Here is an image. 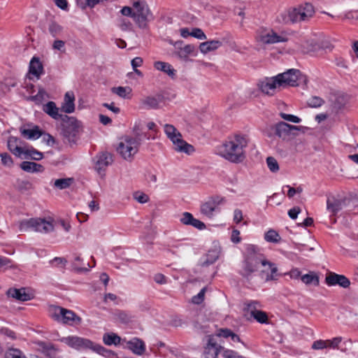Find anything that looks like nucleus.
Returning <instances> with one entry per match:
<instances>
[{
	"mask_svg": "<svg viewBox=\"0 0 358 358\" xmlns=\"http://www.w3.org/2000/svg\"><path fill=\"white\" fill-rule=\"evenodd\" d=\"M191 36H193L196 38L200 39V40H205L206 39V36L203 33V31L199 29V28H194L191 33Z\"/></svg>",
	"mask_w": 358,
	"mask_h": 358,
	"instance_id": "obj_56",
	"label": "nucleus"
},
{
	"mask_svg": "<svg viewBox=\"0 0 358 358\" xmlns=\"http://www.w3.org/2000/svg\"><path fill=\"white\" fill-rule=\"evenodd\" d=\"M134 136H128L129 140H133L136 143L135 145L138 149L140 145L141 144L142 141L143 140V132L138 131L136 127L134 128Z\"/></svg>",
	"mask_w": 358,
	"mask_h": 358,
	"instance_id": "obj_45",
	"label": "nucleus"
},
{
	"mask_svg": "<svg viewBox=\"0 0 358 358\" xmlns=\"http://www.w3.org/2000/svg\"><path fill=\"white\" fill-rule=\"evenodd\" d=\"M37 345L38 350L48 358H59L58 356V350L53 344L44 341H38Z\"/></svg>",
	"mask_w": 358,
	"mask_h": 358,
	"instance_id": "obj_15",
	"label": "nucleus"
},
{
	"mask_svg": "<svg viewBox=\"0 0 358 358\" xmlns=\"http://www.w3.org/2000/svg\"><path fill=\"white\" fill-rule=\"evenodd\" d=\"M222 349V347L217 344L216 338L210 336L208 337L206 346L204 348L203 357L204 358H217Z\"/></svg>",
	"mask_w": 358,
	"mask_h": 358,
	"instance_id": "obj_14",
	"label": "nucleus"
},
{
	"mask_svg": "<svg viewBox=\"0 0 358 358\" xmlns=\"http://www.w3.org/2000/svg\"><path fill=\"white\" fill-rule=\"evenodd\" d=\"M327 348V341L317 340L313 342L312 348L314 350H322Z\"/></svg>",
	"mask_w": 358,
	"mask_h": 358,
	"instance_id": "obj_59",
	"label": "nucleus"
},
{
	"mask_svg": "<svg viewBox=\"0 0 358 358\" xmlns=\"http://www.w3.org/2000/svg\"><path fill=\"white\" fill-rule=\"evenodd\" d=\"M343 19L358 21V10L346 12L343 15Z\"/></svg>",
	"mask_w": 358,
	"mask_h": 358,
	"instance_id": "obj_58",
	"label": "nucleus"
},
{
	"mask_svg": "<svg viewBox=\"0 0 358 358\" xmlns=\"http://www.w3.org/2000/svg\"><path fill=\"white\" fill-rule=\"evenodd\" d=\"M20 168L23 171L28 173H39L43 172L44 170V168L42 165L28 161L22 162L20 164Z\"/></svg>",
	"mask_w": 358,
	"mask_h": 358,
	"instance_id": "obj_28",
	"label": "nucleus"
},
{
	"mask_svg": "<svg viewBox=\"0 0 358 358\" xmlns=\"http://www.w3.org/2000/svg\"><path fill=\"white\" fill-rule=\"evenodd\" d=\"M300 212H301V208L298 206H296V207H294L289 210L288 215L292 220H295V219H296V217H297L298 215L300 213Z\"/></svg>",
	"mask_w": 358,
	"mask_h": 358,
	"instance_id": "obj_62",
	"label": "nucleus"
},
{
	"mask_svg": "<svg viewBox=\"0 0 358 358\" xmlns=\"http://www.w3.org/2000/svg\"><path fill=\"white\" fill-rule=\"evenodd\" d=\"M36 224L37 222L34 218L22 220L20 222H19V230L20 232L22 233L27 232L29 230L34 231V225Z\"/></svg>",
	"mask_w": 358,
	"mask_h": 358,
	"instance_id": "obj_33",
	"label": "nucleus"
},
{
	"mask_svg": "<svg viewBox=\"0 0 358 358\" xmlns=\"http://www.w3.org/2000/svg\"><path fill=\"white\" fill-rule=\"evenodd\" d=\"M325 282L329 286L339 285L343 288H348L350 285V281L346 276L334 272L326 275Z\"/></svg>",
	"mask_w": 358,
	"mask_h": 358,
	"instance_id": "obj_13",
	"label": "nucleus"
},
{
	"mask_svg": "<svg viewBox=\"0 0 358 358\" xmlns=\"http://www.w3.org/2000/svg\"><path fill=\"white\" fill-rule=\"evenodd\" d=\"M300 6L294 8L288 11L287 20L292 23L299 22V12H301Z\"/></svg>",
	"mask_w": 358,
	"mask_h": 358,
	"instance_id": "obj_43",
	"label": "nucleus"
},
{
	"mask_svg": "<svg viewBox=\"0 0 358 358\" xmlns=\"http://www.w3.org/2000/svg\"><path fill=\"white\" fill-rule=\"evenodd\" d=\"M327 48V46L322 45L319 40L314 38L308 39L305 41L301 45L302 51L304 53L315 52L320 49H324Z\"/></svg>",
	"mask_w": 358,
	"mask_h": 358,
	"instance_id": "obj_19",
	"label": "nucleus"
},
{
	"mask_svg": "<svg viewBox=\"0 0 358 358\" xmlns=\"http://www.w3.org/2000/svg\"><path fill=\"white\" fill-rule=\"evenodd\" d=\"M218 259L217 252L215 250L209 251L206 255V259L201 263V266H207L213 264Z\"/></svg>",
	"mask_w": 358,
	"mask_h": 358,
	"instance_id": "obj_44",
	"label": "nucleus"
},
{
	"mask_svg": "<svg viewBox=\"0 0 358 358\" xmlns=\"http://www.w3.org/2000/svg\"><path fill=\"white\" fill-rule=\"evenodd\" d=\"M65 42L62 40H55L52 44V48L55 50L64 51Z\"/></svg>",
	"mask_w": 358,
	"mask_h": 358,
	"instance_id": "obj_63",
	"label": "nucleus"
},
{
	"mask_svg": "<svg viewBox=\"0 0 358 358\" xmlns=\"http://www.w3.org/2000/svg\"><path fill=\"white\" fill-rule=\"evenodd\" d=\"M327 209L334 215H336L341 209V201L333 198L327 201Z\"/></svg>",
	"mask_w": 358,
	"mask_h": 358,
	"instance_id": "obj_38",
	"label": "nucleus"
},
{
	"mask_svg": "<svg viewBox=\"0 0 358 358\" xmlns=\"http://www.w3.org/2000/svg\"><path fill=\"white\" fill-rule=\"evenodd\" d=\"M251 248V251H248L243 263L242 270L240 271L241 275L246 278H249L253 273L257 271L259 264L262 262V254L256 252L253 246Z\"/></svg>",
	"mask_w": 358,
	"mask_h": 358,
	"instance_id": "obj_6",
	"label": "nucleus"
},
{
	"mask_svg": "<svg viewBox=\"0 0 358 358\" xmlns=\"http://www.w3.org/2000/svg\"><path fill=\"white\" fill-rule=\"evenodd\" d=\"M280 115L283 120H287L288 122L299 123L301 121V120L299 117L295 116L294 115L280 113Z\"/></svg>",
	"mask_w": 358,
	"mask_h": 358,
	"instance_id": "obj_54",
	"label": "nucleus"
},
{
	"mask_svg": "<svg viewBox=\"0 0 358 358\" xmlns=\"http://www.w3.org/2000/svg\"><path fill=\"white\" fill-rule=\"evenodd\" d=\"M33 189V185L31 182L27 180H23L19 182L18 189L22 192H27Z\"/></svg>",
	"mask_w": 358,
	"mask_h": 358,
	"instance_id": "obj_53",
	"label": "nucleus"
},
{
	"mask_svg": "<svg viewBox=\"0 0 358 358\" xmlns=\"http://www.w3.org/2000/svg\"><path fill=\"white\" fill-rule=\"evenodd\" d=\"M154 67L158 71L166 73L171 78L176 76V70L169 63L159 61L155 62L154 63Z\"/></svg>",
	"mask_w": 358,
	"mask_h": 358,
	"instance_id": "obj_31",
	"label": "nucleus"
},
{
	"mask_svg": "<svg viewBox=\"0 0 358 358\" xmlns=\"http://www.w3.org/2000/svg\"><path fill=\"white\" fill-rule=\"evenodd\" d=\"M73 182V178H60L55 181V187L59 189H66L71 186Z\"/></svg>",
	"mask_w": 358,
	"mask_h": 358,
	"instance_id": "obj_42",
	"label": "nucleus"
},
{
	"mask_svg": "<svg viewBox=\"0 0 358 358\" xmlns=\"http://www.w3.org/2000/svg\"><path fill=\"white\" fill-rule=\"evenodd\" d=\"M21 141L15 136H10L7 141L8 149L16 157H21L24 148L20 144Z\"/></svg>",
	"mask_w": 358,
	"mask_h": 358,
	"instance_id": "obj_20",
	"label": "nucleus"
},
{
	"mask_svg": "<svg viewBox=\"0 0 358 358\" xmlns=\"http://www.w3.org/2000/svg\"><path fill=\"white\" fill-rule=\"evenodd\" d=\"M134 198L140 203H145L149 201V196L142 192H135L134 194Z\"/></svg>",
	"mask_w": 358,
	"mask_h": 358,
	"instance_id": "obj_55",
	"label": "nucleus"
},
{
	"mask_svg": "<svg viewBox=\"0 0 358 358\" xmlns=\"http://www.w3.org/2000/svg\"><path fill=\"white\" fill-rule=\"evenodd\" d=\"M164 96L161 94L155 96H148L141 99V104L147 109H157L159 108V103L163 101Z\"/></svg>",
	"mask_w": 358,
	"mask_h": 358,
	"instance_id": "obj_18",
	"label": "nucleus"
},
{
	"mask_svg": "<svg viewBox=\"0 0 358 358\" xmlns=\"http://www.w3.org/2000/svg\"><path fill=\"white\" fill-rule=\"evenodd\" d=\"M75 96L73 92H67L64 95V101L61 109L66 113H71L75 110Z\"/></svg>",
	"mask_w": 358,
	"mask_h": 358,
	"instance_id": "obj_25",
	"label": "nucleus"
},
{
	"mask_svg": "<svg viewBox=\"0 0 358 358\" xmlns=\"http://www.w3.org/2000/svg\"><path fill=\"white\" fill-rule=\"evenodd\" d=\"M154 280L159 285H164L167 282L166 278L162 273H157L154 275Z\"/></svg>",
	"mask_w": 358,
	"mask_h": 358,
	"instance_id": "obj_60",
	"label": "nucleus"
},
{
	"mask_svg": "<svg viewBox=\"0 0 358 358\" xmlns=\"http://www.w3.org/2000/svg\"><path fill=\"white\" fill-rule=\"evenodd\" d=\"M34 219L37 222V224L34 225V231L46 234L53 231L54 225L51 222L47 221L43 218L36 217Z\"/></svg>",
	"mask_w": 358,
	"mask_h": 358,
	"instance_id": "obj_23",
	"label": "nucleus"
},
{
	"mask_svg": "<svg viewBox=\"0 0 358 358\" xmlns=\"http://www.w3.org/2000/svg\"><path fill=\"white\" fill-rule=\"evenodd\" d=\"M59 108L57 107L56 103L54 101H48L47 103L43 105V110L50 115L55 120H61L64 115L59 113Z\"/></svg>",
	"mask_w": 358,
	"mask_h": 358,
	"instance_id": "obj_24",
	"label": "nucleus"
},
{
	"mask_svg": "<svg viewBox=\"0 0 358 358\" xmlns=\"http://www.w3.org/2000/svg\"><path fill=\"white\" fill-rule=\"evenodd\" d=\"M206 291V287L202 288L198 294L194 296L192 298V302L194 304H201L204 300V295Z\"/></svg>",
	"mask_w": 358,
	"mask_h": 358,
	"instance_id": "obj_51",
	"label": "nucleus"
},
{
	"mask_svg": "<svg viewBox=\"0 0 358 358\" xmlns=\"http://www.w3.org/2000/svg\"><path fill=\"white\" fill-rule=\"evenodd\" d=\"M288 38L286 34H278L273 31H271L268 34L261 36V41L264 44H273L276 43L286 42Z\"/></svg>",
	"mask_w": 358,
	"mask_h": 358,
	"instance_id": "obj_16",
	"label": "nucleus"
},
{
	"mask_svg": "<svg viewBox=\"0 0 358 358\" xmlns=\"http://www.w3.org/2000/svg\"><path fill=\"white\" fill-rule=\"evenodd\" d=\"M194 218L192 213L185 212L182 214L180 221L184 225H191Z\"/></svg>",
	"mask_w": 358,
	"mask_h": 358,
	"instance_id": "obj_52",
	"label": "nucleus"
},
{
	"mask_svg": "<svg viewBox=\"0 0 358 358\" xmlns=\"http://www.w3.org/2000/svg\"><path fill=\"white\" fill-rule=\"evenodd\" d=\"M308 105L311 108H318L324 103V101L320 96H312L307 102Z\"/></svg>",
	"mask_w": 358,
	"mask_h": 358,
	"instance_id": "obj_48",
	"label": "nucleus"
},
{
	"mask_svg": "<svg viewBox=\"0 0 358 358\" xmlns=\"http://www.w3.org/2000/svg\"><path fill=\"white\" fill-rule=\"evenodd\" d=\"M164 132L167 137L172 141L174 149L180 152L190 155L194 151V147L182 138V135L172 124L164 125Z\"/></svg>",
	"mask_w": 358,
	"mask_h": 358,
	"instance_id": "obj_5",
	"label": "nucleus"
},
{
	"mask_svg": "<svg viewBox=\"0 0 358 358\" xmlns=\"http://www.w3.org/2000/svg\"><path fill=\"white\" fill-rule=\"evenodd\" d=\"M134 8L133 20L140 29H146L149 22L154 17L148 5L144 1H136L132 4Z\"/></svg>",
	"mask_w": 358,
	"mask_h": 358,
	"instance_id": "obj_4",
	"label": "nucleus"
},
{
	"mask_svg": "<svg viewBox=\"0 0 358 358\" xmlns=\"http://www.w3.org/2000/svg\"><path fill=\"white\" fill-rule=\"evenodd\" d=\"M299 130V127L285 122H280L275 125V134L283 140L288 138L291 135L294 136L296 134L294 131Z\"/></svg>",
	"mask_w": 358,
	"mask_h": 358,
	"instance_id": "obj_12",
	"label": "nucleus"
},
{
	"mask_svg": "<svg viewBox=\"0 0 358 358\" xmlns=\"http://www.w3.org/2000/svg\"><path fill=\"white\" fill-rule=\"evenodd\" d=\"M7 295L20 301H27L31 299V294L26 292L25 288H10L7 291Z\"/></svg>",
	"mask_w": 358,
	"mask_h": 358,
	"instance_id": "obj_22",
	"label": "nucleus"
},
{
	"mask_svg": "<svg viewBox=\"0 0 358 358\" xmlns=\"http://www.w3.org/2000/svg\"><path fill=\"white\" fill-rule=\"evenodd\" d=\"M62 134L69 143H75L78 133L79 122L73 117L64 115L61 119Z\"/></svg>",
	"mask_w": 358,
	"mask_h": 358,
	"instance_id": "obj_7",
	"label": "nucleus"
},
{
	"mask_svg": "<svg viewBox=\"0 0 358 358\" xmlns=\"http://www.w3.org/2000/svg\"><path fill=\"white\" fill-rule=\"evenodd\" d=\"M50 314L52 319L57 322H62L64 324H80L81 322V318L77 316L74 312L62 307H52Z\"/></svg>",
	"mask_w": 358,
	"mask_h": 358,
	"instance_id": "obj_8",
	"label": "nucleus"
},
{
	"mask_svg": "<svg viewBox=\"0 0 358 358\" xmlns=\"http://www.w3.org/2000/svg\"><path fill=\"white\" fill-rule=\"evenodd\" d=\"M121 338L114 333H106L103 336V341L106 345H117L120 343Z\"/></svg>",
	"mask_w": 358,
	"mask_h": 358,
	"instance_id": "obj_34",
	"label": "nucleus"
},
{
	"mask_svg": "<svg viewBox=\"0 0 358 358\" xmlns=\"http://www.w3.org/2000/svg\"><path fill=\"white\" fill-rule=\"evenodd\" d=\"M257 322L261 324H267L268 322V317L266 312L258 310L255 313L250 317Z\"/></svg>",
	"mask_w": 358,
	"mask_h": 358,
	"instance_id": "obj_41",
	"label": "nucleus"
},
{
	"mask_svg": "<svg viewBox=\"0 0 358 358\" xmlns=\"http://www.w3.org/2000/svg\"><path fill=\"white\" fill-rule=\"evenodd\" d=\"M48 30L53 37H57L61 34L63 28L57 23L53 22L49 25Z\"/></svg>",
	"mask_w": 358,
	"mask_h": 358,
	"instance_id": "obj_46",
	"label": "nucleus"
},
{
	"mask_svg": "<svg viewBox=\"0 0 358 358\" xmlns=\"http://www.w3.org/2000/svg\"><path fill=\"white\" fill-rule=\"evenodd\" d=\"M300 9L301 10L299 12V22L309 20L315 13L313 6L308 3L301 6Z\"/></svg>",
	"mask_w": 358,
	"mask_h": 358,
	"instance_id": "obj_29",
	"label": "nucleus"
},
{
	"mask_svg": "<svg viewBox=\"0 0 358 358\" xmlns=\"http://www.w3.org/2000/svg\"><path fill=\"white\" fill-rule=\"evenodd\" d=\"M113 93L123 99H129L131 89L129 87H115L111 89Z\"/></svg>",
	"mask_w": 358,
	"mask_h": 358,
	"instance_id": "obj_37",
	"label": "nucleus"
},
{
	"mask_svg": "<svg viewBox=\"0 0 358 358\" xmlns=\"http://www.w3.org/2000/svg\"><path fill=\"white\" fill-rule=\"evenodd\" d=\"M29 73L37 79L44 73L43 66L38 57H34L29 63Z\"/></svg>",
	"mask_w": 358,
	"mask_h": 358,
	"instance_id": "obj_21",
	"label": "nucleus"
},
{
	"mask_svg": "<svg viewBox=\"0 0 358 358\" xmlns=\"http://www.w3.org/2000/svg\"><path fill=\"white\" fill-rule=\"evenodd\" d=\"M135 143H136L133 140H129L127 136H125L123 141L119 143L117 148V151L124 159L131 161L134 156L138 151Z\"/></svg>",
	"mask_w": 358,
	"mask_h": 358,
	"instance_id": "obj_9",
	"label": "nucleus"
},
{
	"mask_svg": "<svg viewBox=\"0 0 358 358\" xmlns=\"http://www.w3.org/2000/svg\"><path fill=\"white\" fill-rule=\"evenodd\" d=\"M5 358H27L22 352L17 349H9L5 354Z\"/></svg>",
	"mask_w": 358,
	"mask_h": 358,
	"instance_id": "obj_49",
	"label": "nucleus"
},
{
	"mask_svg": "<svg viewBox=\"0 0 358 358\" xmlns=\"http://www.w3.org/2000/svg\"><path fill=\"white\" fill-rule=\"evenodd\" d=\"M113 162V155L110 152H99L94 157V168L99 175L103 178L106 175V169L112 164Z\"/></svg>",
	"mask_w": 358,
	"mask_h": 358,
	"instance_id": "obj_10",
	"label": "nucleus"
},
{
	"mask_svg": "<svg viewBox=\"0 0 358 358\" xmlns=\"http://www.w3.org/2000/svg\"><path fill=\"white\" fill-rule=\"evenodd\" d=\"M259 306V303L257 301H248L244 303L243 311L248 319H250L258 310Z\"/></svg>",
	"mask_w": 358,
	"mask_h": 358,
	"instance_id": "obj_32",
	"label": "nucleus"
},
{
	"mask_svg": "<svg viewBox=\"0 0 358 358\" xmlns=\"http://www.w3.org/2000/svg\"><path fill=\"white\" fill-rule=\"evenodd\" d=\"M261 264L263 266H268V270H270V273H268L266 278V281L277 280L278 274V267L275 264L267 261L262 255Z\"/></svg>",
	"mask_w": 358,
	"mask_h": 358,
	"instance_id": "obj_26",
	"label": "nucleus"
},
{
	"mask_svg": "<svg viewBox=\"0 0 358 358\" xmlns=\"http://www.w3.org/2000/svg\"><path fill=\"white\" fill-rule=\"evenodd\" d=\"M301 281L306 285H313L315 286L319 285V277L313 272L305 274L301 278Z\"/></svg>",
	"mask_w": 358,
	"mask_h": 358,
	"instance_id": "obj_35",
	"label": "nucleus"
},
{
	"mask_svg": "<svg viewBox=\"0 0 358 358\" xmlns=\"http://www.w3.org/2000/svg\"><path fill=\"white\" fill-rule=\"evenodd\" d=\"M20 133L27 139H38L43 135V131L38 126H35L33 129L20 128Z\"/></svg>",
	"mask_w": 358,
	"mask_h": 358,
	"instance_id": "obj_30",
	"label": "nucleus"
},
{
	"mask_svg": "<svg viewBox=\"0 0 358 358\" xmlns=\"http://www.w3.org/2000/svg\"><path fill=\"white\" fill-rule=\"evenodd\" d=\"M222 45V43L220 41L212 40L201 43L199 45V49L202 53L206 54L218 49Z\"/></svg>",
	"mask_w": 358,
	"mask_h": 358,
	"instance_id": "obj_27",
	"label": "nucleus"
},
{
	"mask_svg": "<svg viewBox=\"0 0 358 358\" xmlns=\"http://www.w3.org/2000/svg\"><path fill=\"white\" fill-rule=\"evenodd\" d=\"M196 50L194 45L188 44L185 45L180 50L177 51L176 55L182 59H187V58L192 55Z\"/></svg>",
	"mask_w": 358,
	"mask_h": 358,
	"instance_id": "obj_36",
	"label": "nucleus"
},
{
	"mask_svg": "<svg viewBox=\"0 0 358 358\" xmlns=\"http://www.w3.org/2000/svg\"><path fill=\"white\" fill-rule=\"evenodd\" d=\"M264 239L269 243H278L280 241L281 238L276 231L273 229H269L265 234Z\"/></svg>",
	"mask_w": 358,
	"mask_h": 358,
	"instance_id": "obj_40",
	"label": "nucleus"
},
{
	"mask_svg": "<svg viewBox=\"0 0 358 358\" xmlns=\"http://www.w3.org/2000/svg\"><path fill=\"white\" fill-rule=\"evenodd\" d=\"M300 76L299 70L291 69L275 76L266 78L259 83V87L263 93L273 95L277 88L297 86Z\"/></svg>",
	"mask_w": 358,
	"mask_h": 358,
	"instance_id": "obj_1",
	"label": "nucleus"
},
{
	"mask_svg": "<svg viewBox=\"0 0 358 358\" xmlns=\"http://www.w3.org/2000/svg\"><path fill=\"white\" fill-rule=\"evenodd\" d=\"M190 226H192L193 227H194L199 230H203L206 228V224L203 222H201L199 220H197L196 218L193 219V221Z\"/></svg>",
	"mask_w": 358,
	"mask_h": 358,
	"instance_id": "obj_61",
	"label": "nucleus"
},
{
	"mask_svg": "<svg viewBox=\"0 0 358 358\" xmlns=\"http://www.w3.org/2000/svg\"><path fill=\"white\" fill-rule=\"evenodd\" d=\"M1 164L7 167H11L13 165V161L10 155L7 152L0 154Z\"/></svg>",
	"mask_w": 358,
	"mask_h": 358,
	"instance_id": "obj_50",
	"label": "nucleus"
},
{
	"mask_svg": "<svg viewBox=\"0 0 358 358\" xmlns=\"http://www.w3.org/2000/svg\"><path fill=\"white\" fill-rule=\"evenodd\" d=\"M120 13H122V15L124 16H128L133 18L134 8H132L129 6H124L121 9Z\"/></svg>",
	"mask_w": 358,
	"mask_h": 358,
	"instance_id": "obj_64",
	"label": "nucleus"
},
{
	"mask_svg": "<svg viewBox=\"0 0 358 358\" xmlns=\"http://www.w3.org/2000/svg\"><path fill=\"white\" fill-rule=\"evenodd\" d=\"M22 155H24V158L26 159L30 158L36 161L41 160L43 157V154L42 152L35 150L33 148L27 150L24 149Z\"/></svg>",
	"mask_w": 358,
	"mask_h": 358,
	"instance_id": "obj_39",
	"label": "nucleus"
},
{
	"mask_svg": "<svg viewBox=\"0 0 358 358\" xmlns=\"http://www.w3.org/2000/svg\"><path fill=\"white\" fill-rule=\"evenodd\" d=\"M248 145L245 136L236 134L229 137L220 147L219 152L225 159L232 163H241L245 158L244 149Z\"/></svg>",
	"mask_w": 358,
	"mask_h": 358,
	"instance_id": "obj_2",
	"label": "nucleus"
},
{
	"mask_svg": "<svg viewBox=\"0 0 358 358\" xmlns=\"http://www.w3.org/2000/svg\"><path fill=\"white\" fill-rule=\"evenodd\" d=\"M62 341L69 347L77 350H92V351L103 356H106V354L113 353L111 350L105 348L99 344L94 343L90 339L77 336L63 338Z\"/></svg>",
	"mask_w": 358,
	"mask_h": 358,
	"instance_id": "obj_3",
	"label": "nucleus"
},
{
	"mask_svg": "<svg viewBox=\"0 0 358 358\" xmlns=\"http://www.w3.org/2000/svg\"><path fill=\"white\" fill-rule=\"evenodd\" d=\"M224 201L220 196H213L201 206V213L205 216L212 218L215 212H220L219 206Z\"/></svg>",
	"mask_w": 358,
	"mask_h": 358,
	"instance_id": "obj_11",
	"label": "nucleus"
},
{
	"mask_svg": "<svg viewBox=\"0 0 358 358\" xmlns=\"http://www.w3.org/2000/svg\"><path fill=\"white\" fill-rule=\"evenodd\" d=\"M118 320L122 323H128L131 321V317L124 311H118L116 314Z\"/></svg>",
	"mask_w": 358,
	"mask_h": 358,
	"instance_id": "obj_57",
	"label": "nucleus"
},
{
	"mask_svg": "<svg viewBox=\"0 0 358 358\" xmlns=\"http://www.w3.org/2000/svg\"><path fill=\"white\" fill-rule=\"evenodd\" d=\"M126 348L137 355H142L145 351L144 342L138 338H133L131 340L127 341Z\"/></svg>",
	"mask_w": 358,
	"mask_h": 358,
	"instance_id": "obj_17",
	"label": "nucleus"
},
{
	"mask_svg": "<svg viewBox=\"0 0 358 358\" xmlns=\"http://www.w3.org/2000/svg\"><path fill=\"white\" fill-rule=\"evenodd\" d=\"M266 164L271 172L276 173L279 171V164L273 157H268L266 158Z\"/></svg>",
	"mask_w": 358,
	"mask_h": 358,
	"instance_id": "obj_47",
	"label": "nucleus"
}]
</instances>
